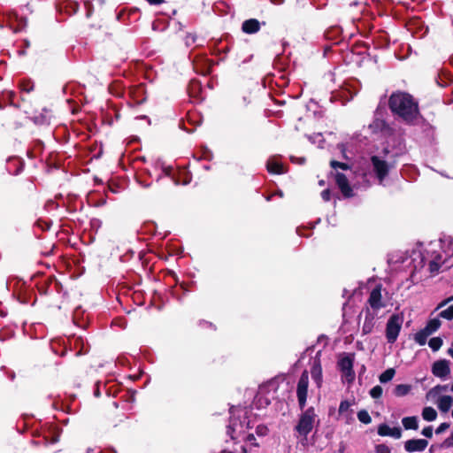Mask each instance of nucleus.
<instances>
[{
  "mask_svg": "<svg viewBox=\"0 0 453 453\" xmlns=\"http://www.w3.org/2000/svg\"><path fill=\"white\" fill-rule=\"evenodd\" d=\"M382 394H383V389L380 386H374L370 390V395L374 399L380 398L382 395Z\"/></svg>",
  "mask_w": 453,
  "mask_h": 453,
  "instance_id": "obj_33",
  "label": "nucleus"
},
{
  "mask_svg": "<svg viewBox=\"0 0 453 453\" xmlns=\"http://www.w3.org/2000/svg\"><path fill=\"white\" fill-rule=\"evenodd\" d=\"M264 390H265V388L264 387L261 388L259 389L257 395L256 396V403L259 404L260 406H262V405L266 406V405L270 404V399L268 397L262 396Z\"/></svg>",
  "mask_w": 453,
  "mask_h": 453,
  "instance_id": "obj_31",
  "label": "nucleus"
},
{
  "mask_svg": "<svg viewBox=\"0 0 453 453\" xmlns=\"http://www.w3.org/2000/svg\"><path fill=\"white\" fill-rule=\"evenodd\" d=\"M451 301H453V296L441 301L435 308V311L441 310L445 305H447Z\"/></svg>",
  "mask_w": 453,
  "mask_h": 453,
  "instance_id": "obj_40",
  "label": "nucleus"
},
{
  "mask_svg": "<svg viewBox=\"0 0 453 453\" xmlns=\"http://www.w3.org/2000/svg\"><path fill=\"white\" fill-rule=\"evenodd\" d=\"M441 320H440V318H434V319H431L427 321L426 326L424 327V329L429 334H432L433 333L436 332L440 326H441Z\"/></svg>",
  "mask_w": 453,
  "mask_h": 453,
  "instance_id": "obj_21",
  "label": "nucleus"
},
{
  "mask_svg": "<svg viewBox=\"0 0 453 453\" xmlns=\"http://www.w3.org/2000/svg\"><path fill=\"white\" fill-rule=\"evenodd\" d=\"M321 197L324 201L327 202L331 198V194L329 189H325L321 192Z\"/></svg>",
  "mask_w": 453,
  "mask_h": 453,
  "instance_id": "obj_41",
  "label": "nucleus"
},
{
  "mask_svg": "<svg viewBox=\"0 0 453 453\" xmlns=\"http://www.w3.org/2000/svg\"><path fill=\"white\" fill-rule=\"evenodd\" d=\"M353 365L354 357L350 354L344 355L338 361V368L342 372V378L348 383H351L355 380Z\"/></svg>",
  "mask_w": 453,
  "mask_h": 453,
  "instance_id": "obj_6",
  "label": "nucleus"
},
{
  "mask_svg": "<svg viewBox=\"0 0 453 453\" xmlns=\"http://www.w3.org/2000/svg\"><path fill=\"white\" fill-rule=\"evenodd\" d=\"M411 389V387L410 385L399 384V385L395 386V388L394 389V394L396 396H404L410 393Z\"/></svg>",
  "mask_w": 453,
  "mask_h": 453,
  "instance_id": "obj_26",
  "label": "nucleus"
},
{
  "mask_svg": "<svg viewBox=\"0 0 453 453\" xmlns=\"http://www.w3.org/2000/svg\"><path fill=\"white\" fill-rule=\"evenodd\" d=\"M331 167L334 169V178L335 182L337 186L339 187L341 192L345 197H351L353 196L352 188H350L349 184L348 178L345 174L340 173L338 169L342 170H349V167L345 163H341L335 160H332L330 162Z\"/></svg>",
  "mask_w": 453,
  "mask_h": 453,
  "instance_id": "obj_4",
  "label": "nucleus"
},
{
  "mask_svg": "<svg viewBox=\"0 0 453 453\" xmlns=\"http://www.w3.org/2000/svg\"><path fill=\"white\" fill-rule=\"evenodd\" d=\"M230 421L226 433L232 440H244L250 441L252 445L257 446L253 434L246 432L251 428L250 421L248 419V411L239 407H232L230 409Z\"/></svg>",
  "mask_w": 453,
  "mask_h": 453,
  "instance_id": "obj_2",
  "label": "nucleus"
},
{
  "mask_svg": "<svg viewBox=\"0 0 453 453\" xmlns=\"http://www.w3.org/2000/svg\"><path fill=\"white\" fill-rule=\"evenodd\" d=\"M273 386H274V383H270V384L268 385V387H269V388L273 387Z\"/></svg>",
  "mask_w": 453,
  "mask_h": 453,
  "instance_id": "obj_53",
  "label": "nucleus"
},
{
  "mask_svg": "<svg viewBox=\"0 0 453 453\" xmlns=\"http://www.w3.org/2000/svg\"><path fill=\"white\" fill-rule=\"evenodd\" d=\"M421 434L426 438H431L433 436V427L430 426L424 427Z\"/></svg>",
  "mask_w": 453,
  "mask_h": 453,
  "instance_id": "obj_39",
  "label": "nucleus"
},
{
  "mask_svg": "<svg viewBox=\"0 0 453 453\" xmlns=\"http://www.w3.org/2000/svg\"><path fill=\"white\" fill-rule=\"evenodd\" d=\"M201 90L200 83L197 81H192L188 86V92L190 96L198 98Z\"/></svg>",
  "mask_w": 453,
  "mask_h": 453,
  "instance_id": "obj_27",
  "label": "nucleus"
},
{
  "mask_svg": "<svg viewBox=\"0 0 453 453\" xmlns=\"http://www.w3.org/2000/svg\"><path fill=\"white\" fill-rule=\"evenodd\" d=\"M432 372L435 377L445 379L450 372L449 361L441 359L435 361L432 366Z\"/></svg>",
  "mask_w": 453,
  "mask_h": 453,
  "instance_id": "obj_10",
  "label": "nucleus"
},
{
  "mask_svg": "<svg viewBox=\"0 0 453 453\" xmlns=\"http://www.w3.org/2000/svg\"><path fill=\"white\" fill-rule=\"evenodd\" d=\"M403 323V313L391 315L386 325V338L388 343H394L398 338Z\"/></svg>",
  "mask_w": 453,
  "mask_h": 453,
  "instance_id": "obj_5",
  "label": "nucleus"
},
{
  "mask_svg": "<svg viewBox=\"0 0 453 453\" xmlns=\"http://www.w3.org/2000/svg\"><path fill=\"white\" fill-rule=\"evenodd\" d=\"M100 453H116V451L113 449L107 448L102 450Z\"/></svg>",
  "mask_w": 453,
  "mask_h": 453,
  "instance_id": "obj_44",
  "label": "nucleus"
},
{
  "mask_svg": "<svg viewBox=\"0 0 453 453\" xmlns=\"http://www.w3.org/2000/svg\"><path fill=\"white\" fill-rule=\"evenodd\" d=\"M395 374V370L394 368H388L380 375L379 380L380 383H387V382L392 380Z\"/></svg>",
  "mask_w": 453,
  "mask_h": 453,
  "instance_id": "obj_25",
  "label": "nucleus"
},
{
  "mask_svg": "<svg viewBox=\"0 0 453 453\" xmlns=\"http://www.w3.org/2000/svg\"><path fill=\"white\" fill-rule=\"evenodd\" d=\"M365 320H364V323L362 326V333L364 334H368L372 331V329L374 327L375 314L372 313L371 311L369 310V308H365Z\"/></svg>",
  "mask_w": 453,
  "mask_h": 453,
  "instance_id": "obj_16",
  "label": "nucleus"
},
{
  "mask_svg": "<svg viewBox=\"0 0 453 453\" xmlns=\"http://www.w3.org/2000/svg\"><path fill=\"white\" fill-rule=\"evenodd\" d=\"M266 167L271 173L281 174L285 172L283 165L276 157L269 158Z\"/></svg>",
  "mask_w": 453,
  "mask_h": 453,
  "instance_id": "obj_17",
  "label": "nucleus"
},
{
  "mask_svg": "<svg viewBox=\"0 0 453 453\" xmlns=\"http://www.w3.org/2000/svg\"><path fill=\"white\" fill-rule=\"evenodd\" d=\"M242 29L246 34H254L260 29V24L256 19H250L242 23Z\"/></svg>",
  "mask_w": 453,
  "mask_h": 453,
  "instance_id": "obj_18",
  "label": "nucleus"
},
{
  "mask_svg": "<svg viewBox=\"0 0 453 453\" xmlns=\"http://www.w3.org/2000/svg\"><path fill=\"white\" fill-rule=\"evenodd\" d=\"M147 1L150 3V4H153V5H158L165 2V0H147Z\"/></svg>",
  "mask_w": 453,
  "mask_h": 453,
  "instance_id": "obj_43",
  "label": "nucleus"
},
{
  "mask_svg": "<svg viewBox=\"0 0 453 453\" xmlns=\"http://www.w3.org/2000/svg\"><path fill=\"white\" fill-rule=\"evenodd\" d=\"M357 418L363 424H370L372 422V418L365 410H361L357 412Z\"/></svg>",
  "mask_w": 453,
  "mask_h": 453,
  "instance_id": "obj_32",
  "label": "nucleus"
},
{
  "mask_svg": "<svg viewBox=\"0 0 453 453\" xmlns=\"http://www.w3.org/2000/svg\"><path fill=\"white\" fill-rule=\"evenodd\" d=\"M422 418L426 421H434L437 418V412L433 407H425L422 411Z\"/></svg>",
  "mask_w": 453,
  "mask_h": 453,
  "instance_id": "obj_23",
  "label": "nucleus"
},
{
  "mask_svg": "<svg viewBox=\"0 0 453 453\" xmlns=\"http://www.w3.org/2000/svg\"><path fill=\"white\" fill-rule=\"evenodd\" d=\"M371 163L376 177L379 179L380 183H381L388 173V164L378 156H372L371 157Z\"/></svg>",
  "mask_w": 453,
  "mask_h": 453,
  "instance_id": "obj_9",
  "label": "nucleus"
},
{
  "mask_svg": "<svg viewBox=\"0 0 453 453\" xmlns=\"http://www.w3.org/2000/svg\"><path fill=\"white\" fill-rule=\"evenodd\" d=\"M311 376L313 381L316 383L317 387L319 388H321L323 383L322 366L319 358L317 357L314 358L312 366L311 368Z\"/></svg>",
  "mask_w": 453,
  "mask_h": 453,
  "instance_id": "obj_12",
  "label": "nucleus"
},
{
  "mask_svg": "<svg viewBox=\"0 0 453 453\" xmlns=\"http://www.w3.org/2000/svg\"><path fill=\"white\" fill-rule=\"evenodd\" d=\"M439 318L447 319V320H452L453 319V304L449 305L444 310H441L440 313L438 314Z\"/></svg>",
  "mask_w": 453,
  "mask_h": 453,
  "instance_id": "obj_29",
  "label": "nucleus"
},
{
  "mask_svg": "<svg viewBox=\"0 0 453 453\" xmlns=\"http://www.w3.org/2000/svg\"><path fill=\"white\" fill-rule=\"evenodd\" d=\"M382 285L377 284L373 288L371 289L369 297L367 299V306L369 310H372L373 311H378L381 308L386 306L385 302L382 298Z\"/></svg>",
  "mask_w": 453,
  "mask_h": 453,
  "instance_id": "obj_7",
  "label": "nucleus"
},
{
  "mask_svg": "<svg viewBox=\"0 0 453 453\" xmlns=\"http://www.w3.org/2000/svg\"><path fill=\"white\" fill-rule=\"evenodd\" d=\"M268 433V428L265 425H258L256 427V434L258 436H265Z\"/></svg>",
  "mask_w": 453,
  "mask_h": 453,
  "instance_id": "obj_34",
  "label": "nucleus"
},
{
  "mask_svg": "<svg viewBox=\"0 0 453 453\" xmlns=\"http://www.w3.org/2000/svg\"><path fill=\"white\" fill-rule=\"evenodd\" d=\"M86 453H96V451L93 449H88Z\"/></svg>",
  "mask_w": 453,
  "mask_h": 453,
  "instance_id": "obj_50",
  "label": "nucleus"
},
{
  "mask_svg": "<svg viewBox=\"0 0 453 453\" xmlns=\"http://www.w3.org/2000/svg\"><path fill=\"white\" fill-rule=\"evenodd\" d=\"M429 335L430 334L423 328L415 334L414 340L418 345L423 346L426 343Z\"/></svg>",
  "mask_w": 453,
  "mask_h": 453,
  "instance_id": "obj_24",
  "label": "nucleus"
},
{
  "mask_svg": "<svg viewBox=\"0 0 453 453\" xmlns=\"http://www.w3.org/2000/svg\"><path fill=\"white\" fill-rule=\"evenodd\" d=\"M436 403L441 411L447 412L453 405V396L441 395L438 398Z\"/></svg>",
  "mask_w": 453,
  "mask_h": 453,
  "instance_id": "obj_20",
  "label": "nucleus"
},
{
  "mask_svg": "<svg viewBox=\"0 0 453 453\" xmlns=\"http://www.w3.org/2000/svg\"><path fill=\"white\" fill-rule=\"evenodd\" d=\"M308 386H309V373L307 371H303L297 383L296 395L298 403L301 409H303L308 395Z\"/></svg>",
  "mask_w": 453,
  "mask_h": 453,
  "instance_id": "obj_8",
  "label": "nucleus"
},
{
  "mask_svg": "<svg viewBox=\"0 0 453 453\" xmlns=\"http://www.w3.org/2000/svg\"><path fill=\"white\" fill-rule=\"evenodd\" d=\"M375 452L376 453H391V449L386 444H378L375 447Z\"/></svg>",
  "mask_w": 453,
  "mask_h": 453,
  "instance_id": "obj_35",
  "label": "nucleus"
},
{
  "mask_svg": "<svg viewBox=\"0 0 453 453\" xmlns=\"http://www.w3.org/2000/svg\"><path fill=\"white\" fill-rule=\"evenodd\" d=\"M196 41V36L195 35L189 34L185 38V43L187 46H190L194 44Z\"/></svg>",
  "mask_w": 453,
  "mask_h": 453,
  "instance_id": "obj_37",
  "label": "nucleus"
},
{
  "mask_svg": "<svg viewBox=\"0 0 453 453\" xmlns=\"http://www.w3.org/2000/svg\"><path fill=\"white\" fill-rule=\"evenodd\" d=\"M428 441L425 439H411L404 442V449L407 452H421L426 449Z\"/></svg>",
  "mask_w": 453,
  "mask_h": 453,
  "instance_id": "obj_11",
  "label": "nucleus"
},
{
  "mask_svg": "<svg viewBox=\"0 0 453 453\" xmlns=\"http://www.w3.org/2000/svg\"><path fill=\"white\" fill-rule=\"evenodd\" d=\"M97 388L95 391V395L99 396L100 395V390H99V384H96Z\"/></svg>",
  "mask_w": 453,
  "mask_h": 453,
  "instance_id": "obj_46",
  "label": "nucleus"
},
{
  "mask_svg": "<svg viewBox=\"0 0 453 453\" xmlns=\"http://www.w3.org/2000/svg\"><path fill=\"white\" fill-rule=\"evenodd\" d=\"M442 339L440 337L431 338L428 342V346L432 349L433 351H437L442 346Z\"/></svg>",
  "mask_w": 453,
  "mask_h": 453,
  "instance_id": "obj_30",
  "label": "nucleus"
},
{
  "mask_svg": "<svg viewBox=\"0 0 453 453\" xmlns=\"http://www.w3.org/2000/svg\"><path fill=\"white\" fill-rule=\"evenodd\" d=\"M319 185H320V186H323V185H324V180H320V181H319Z\"/></svg>",
  "mask_w": 453,
  "mask_h": 453,
  "instance_id": "obj_52",
  "label": "nucleus"
},
{
  "mask_svg": "<svg viewBox=\"0 0 453 453\" xmlns=\"http://www.w3.org/2000/svg\"><path fill=\"white\" fill-rule=\"evenodd\" d=\"M448 262V259H442L441 254L437 253L432 259L429 261V271L432 273H437L441 268V266Z\"/></svg>",
  "mask_w": 453,
  "mask_h": 453,
  "instance_id": "obj_19",
  "label": "nucleus"
},
{
  "mask_svg": "<svg viewBox=\"0 0 453 453\" xmlns=\"http://www.w3.org/2000/svg\"><path fill=\"white\" fill-rule=\"evenodd\" d=\"M12 14H13V15L16 17V14H15L13 12H11L8 14V16H9V18H10V19H11V15H12Z\"/></svg>",
  "mask_w": 453,
  "mask_h": 453,
  "instance_id": "obj_51",
  "label": "nucleus"
},
{
  "mask_svg": "<svg viewBox=\"0 0 453 453\" xmlns=\"http://www.w3.org/2000/svg\"><path fill=\"white\" fill-rule=\"evenodd\" d=\"M369 128L374 134H388L390 131L388 125L385 120L376 118L369 125Z\"/></svg>",
  "mask_w": 453,
  "mask_h": 453,
  "instance_id": "obj_15",
  "label": "nucleus"
},
{
  "mask_svg": "<svg viewBox=\"0 0 453 453\" xmlns=\"http://www.w3.org/2000/svg\"><path fill=\"white\" fill-rule=\"evenodd\" d=\"M164 171H165L166 175H170V173H171V169L170 168H165Z\"/></svg>",
  "mask_w": 453,
  "mask_h": 453,
  "instance_id": "obj_48",
  "label": "nucleus"
},
{
  "mask_svg": "<svg viewBox=\"0 0 453 453\" xmlns=\"http://www.w3.org/2000/svg\"><path fill=\"white\" fill-rule=\"evenodd\" d=\"M452 418H453V409H452Z\"/></svg>",
  "mask_w": 453,
  "mask_h": 453,
  "instance_id": "obj_55",
  "label": "nucleus"
},
{
  "mask_svg": "<svg viewBox=\"0 0 453 453\" xmlns=\"http://www.w3.org/2000/svg\"><path fill=\"white\" fill-rule=\"evenodd\" d=\"M451 256H453V252H452Z\"/></svg>",
  "mask_w": 453,
  "mask_h": 453,
  "instance_id": "obj_56",
  "label": "nucleus"
},
{
  "mask_svg": "<svg viewBox=\"0 0 453 453\" xmlns=\"http://www.w3.org/2000/svg\"><path fill=\"white\" fill-rule=\"evenodd\" d=\"M58 437H54V438H52V439H51V441H50V443H55V442H57V441H58Z\"/></svg>",
  "mask_w": 453,
  "mask_h": 453,
  "instance_id": "obj_49",
  "label": "nucleus"
},
{
  "mask_svg": "<svg viewBox=\"0 0 453 453\" xmlns=\"http://www.w3.org/2000/svg\"><path fill=\"white\" fill-rule=\"evenodd\" d=\"M402 423L406 430H417L418 428V418L415 416L403 418Z\"/></svg>",
  "mask_w": 453,
  "mask_h": 453,
  "instance_id": "obj_22",
  "label": "nucleus"
},
{
  "mask_svg": "<svg viewBox=\"0 0 453 453\" xmlns=\"http://www.w3.org/2000/svg\"><path fill=\"white\" fill-rule=\"evenodd\" d=\"M445 447H453V431L450 437L447 438L443 442Z\"/></svg>",
  "mask_w": 453,
  "mask_h": 453,
  "instance_id": "obj_42",
  "label": "nucleus"
},
{
  "mask_svg": "<svg viewBox=\"0 0 453 453\" xmlns=\"http://www.w3.org/2000/svg\"><path fill=\"white\" fill-rule=\"evenodd\" d=\"M450 389H451V391L453 392V384L451 385V388H450Z\"/></svg>",
  "mask_w": 453,
  "mask_h": 453,
  "instance_id": "obj_54",
  "label": "nucleus"
},
{
  "mask_svg": "<svg viewBox=\"0 0 453 453\" xmlns=\"http://www.w3.org/2000/svg\"><path fill=\"white\" fill-rule=\"evenodd\" d=\"M448 354L453 358V347L449 349Z\"/></svg>",
  "mask_w": 453,
  "mask_h": 453,
  "instance_id": "obj_47",
  "label": "nucleus"
},
{
  "mask_svg": "<svg viewBox=\"0 0 453 453\" xmlns=\"http://www.w3.org/2000/svg\"><path fill=\"white\" fill-rule=\"evenodd\" d=\"M378 434L400 439L402 437V430L400 427H390L387 424H381L378 427Z\"/></svg>",
  "mask_w": 453,
  "mask_h": 453,
  "instance_id": "obj_14",
  "label": "nucleus"
},
{
  "mask_svg": "<svg viewBox=\"0 0 453 453\" xmlns=\"http://www.w3.org/2000/svg\"><path fill=\"white\" fill-rule=\"evenodd\" d=\"M449 423H447V422H444V423H441L435 430V433L437 434H442L443 432H445L449 427Z\"/></svg>",
  "mask_w": 453,
  "mask_h": 453,
  "instance_id": "obj_38",
  "label": "nucleus"
},
{
  "mask_svg": "<svg viewBox=\"0 0 453 453\" xmlns=\"http://www.w3.org/2000/svg\"><path fill=\"white\" fill-rule=\"evenodd\" d=\"M388 106L393 114L406 124L416 125L421 119L418 104L409 93L394 92L389 96Z\"/></svg>",
  "mask_w": 453,
  "mask_h": 453,
  "instance_id": "obj_1",
  "label": "nucleus"
},
{
  "mask_svg": "<svg viewBox=\"0 0 453 453\" xmlns=\"http://www.w3.org/2000/svg\"><path fill=\"white\" fill-rule=\"evenodd\" d=\"M317 420V414L313 407L308 408L304 411L298 420L295 429L299 436L306 440L307 435L311 432L314 424Z\"/></svg>",
  "mask_w": 453,
  "mask_h": 453,
  "instance_id": "obj_3",
  "label": "nucleus"
},
{
  "mask_svg": "<svg viewBox=\"0 0 453 453\" xmlns=\"http://www.w3.org/2000/svg\"><path fill=\"white\" fill-rule=\"evenodd\" d=\"M33 88H34V86H33V84L30 81H23L20 84V89L22 91L27 92V93H29L30 91H32Z\"/></svg>",
  "mask_w": 453,
  "mask_h": 453,
  "instance_id": "obj_36",
  "label": "nucleus"
},
{
  "mask_svg": "<svg viewBox=\"0 0 453 453\" xmlns=\"http://www.w3.org/2000/svg\"><path fill=\"white\" fill-rule=\"evenodd\" d=\"M351 405V403L348 400L342 401L339 405V416L344 419L347 424L353 421V411L350 409Z\"/></svg>",
  "mask_w": 453,
  "mask_h": 453,
  "instance_id": "obj_13",
  "label": "nucleus"
},
{
  "mask_svg": "<svg viewBox=\"0 0 453 453\" xmlns=\"http://www.w3.org/2000/svg\"><path fill=\"white\" fill-rule=\"evenodd\" d=\"M78 346H81V349L76 351V356L85 354L88 351V348L85 347V341L81 337L74 339V347L77 348Z\"/></svg>",
  "mask_w": 453,
  "mask_h": 453,
  "instance_id": "obj_28",
  "label": "nucleus"
},
{
  "mask_svg": "<svg viewBox=\"0 0 453 453\" xmlns=\"http://www.w3.org/2000/svg\"><path fill=\"white\" fill-rule=\"evenodd\" d=\"M271 2L274 4H282L284 0H271Z\"/></svg>",
  "mask_w": 453,
  "mask_h": 453,
  "instance_id": "obj_45",
  "label": "nucleus"
}]
</instances>
